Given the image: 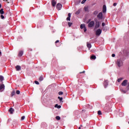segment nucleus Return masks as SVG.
<instances>
[{
	"instance_id": "1",
	"label": "nucleus",
	"mask_w": 129,
	"mask_h": 129,
	"mask_svg": "<svg viewBox=\"0 0 129 129\" xmlns=\"http://www.w3.org/2000/svg\"><path fill=\"white\" fill-rule=\"evenodd\" d=\"M121 85L122 86H126V90H129V82L127 80H124V81H123V82L121 84Z\"/></svg>"
},
{
	"instance_id": "2",
	"label": "nucleus",
	"mask_w": 129,
	"mask_h": 129,
	"mask_svg": "<svg viewBox=\"0 0 129 129\" xmlns=\"http://www.w3.org/2000/svg\"><path fill=\"white\" fill-rule=\"evenodd\" d=\"M116 64L119 68H120L123 65V62L121 59L119 58L117 59Z\"/></svg>"
},
{
	"instance_id": "3",
	"label": "nucleus",
	"mask_w": 129,
	"mask_h": 129,
	"mask_svg": "<svg viewBox=\"0 0 129 129\" xmlns=\"http://www.w3.org/2000/svg\"><path fill=\"white\" fill-rule=\"evenodd\" d=\"M94 25H95V23L94 21H92L88 24V26L89 28H92V27H94Z\"/></svg>"
},
{
	"instance_id": "4",
	"label": "nucleus",
	"mask_w": 129,
	"mask_h": 129,
	"mask_svg": "<svg viewBox=\"0 0 129 129\" xmlns=\"http://www.w3.org/2000/svg\"><path fill=\"white\" fill-rule=\"evenodd\" d=\"M56 9L57 11H60L62 9V5L60 3H58L56 5Z\"/></svg>"
},
{
	"instance_id": "5",
	"label": "nucleus",
	"mask_w": 129,
	"mask_h": 129,
	"mask_svg": "<svg viewBox=\"0 0 129 129\" xmlns=\"http://www.w3.org/2000/svg\"><path fill=\"white\" fill-rule=\"evenodd\" d=\"M101 29H99L96 31V36H100V34H101Z\"/></svg>"
},
{
	"instance_id": "6",
	"label": "nucleus",
	"mask_w": 129,
	"mask_h": 129,
	"mask_svg": "<svg viewBox=\"0 0 129 129\" xmlns=\"http://www.w3.org/2000/svg\"><path fill=\"white\" fill-rule=\"evenodd\" d=\"M5 90V85H0V92H3V91Z\"/></svg>"
},
{
	"instance_id": "7",
	"label": "nucleus",
	"mask_w": 129,
	"mask_h": 129,
	"mask_svg": "<svg viewBox=\"0 0 129 129\" xmlns=\"http://www.w3.org/2000/svg\"><path fill=\"white\" fill-rule=\"evenodd\" d=\"M97 18H98L99 20H102L103 15H102V13L101 12L99 13V14L97 15Z\"/></svg>"
},
{
	"instance_id": "8",
	"label": "nucleus",
	"mask_w": 129,
	"mask_h": 129,
	"mask_svg": "<svg viewBox=\"0 0 129 129\" xmlns=\"http://www.w3.org/2000/svg\"><path fill=\"white\" fill-rule=\"evenodd\" d=\"M100 26V24H99V22H96L95 26V30H96V29H98Z\"/></svg>"
},
{
	"instance_id": "9",
	"label": "nucleus",
	"mask_w": 129,
	"mask_h": 129,
	"mask_svg": "<svg viewBox=\"0 0 129 129\" xmlns=\"http://www.w3.org/2000/svg\"><path fill=\"white\" fill-rule=\"evenodd\" d=\"M107 85H108V81H105L104 83V87L106 88L107 86Z\"/></svg>"
},
{
	"instance_id": "10",
	"label": "nucleus",
	"mask_w": 129,
	"mask_h": 129,
	"mask_svg": "<svg viewBox=\"0 0 129 129\" xmlns=\"http://www.w3.org/2000/svg\"><path fill=\"white\" fill-rule=\"evenodd\" d=\"M71 13L68 14V17L67 18V21H71Z\"/></svg>"
},
{
	"instance_id": "11",
	"label": "nucleus",
	"mask_w": 129,
	"mask_h": 129,
	"mask_svg": "<svg viewBox=\"0 0 129 129\" xmlns=\"http://www.w3.org/2000/svg\"><path fill=\"white\" fill-rule=\"evenodd\" d=\"M9 112H10L11 114H13V113H14V111H15V110H14L13 109V108H11L9 110Z\"/></svg>"
},
{
	"instance_id": "12",
	"label": "nucleus",
	"mask_w": 129,
	"mask_h": 129,
	"mask_svg": "<svg viewBox=\"0 0 129 129\" xmlns=\"http://www.w3.org/2000/svg\"><path fill=\"white\" fill-rule=\"evenodd\" d=\"M103 13H106V6L105 5L103 6Z\"/></svg>"
},
{
	"instance_id": "13",
	"label": "nucleus",
	"mask_w": 129,
	"mask_h": 129,
	"mask_svg": "<svg viewBox=\"0 0 129 129\" xmlns=\"http://www.w3.org/2000/svg\"><path fill=\"white\" fill-rule=\"evenodd\" d=\"M52 7H55L56 6V1L55 0H52L51 2Z\"/></svg>"
},
{
	"instance_id": "14",
	"label": "nucleus",
	"mask_w": 129,
	"mask_h": 129,
	"mask_svg": "<svg viewBox=\"0 0 129 129\" xmlns=\"http://www.w3.org/2000/svg\"><path fill=\"white\" fill-rule=\"evenodd\" d=\"M87 46L88 48H89V50H90V48H91L92 45L91 44L89 43L88 42L87 43Z\"/></svg>"
},
{
	"instance_id": "15",
	"label": "nucleus",
	"mask_w": 129,
	"mask_h": 129,
	"mask_svg": "<svg viewBox=\"0 0 129 129\" xmlns=\"http://www.w3.org/2000/svg\"><path fill=\"white\" fill-rule=\"evenodd\" d=\"M16 69L17 71H20L21 70V66H17L16 67Z\"/></svg>"
},
{
	"instance_id": "16",
	"label": "nucleus",
	"mask_w": 129,
	"mask_h": 129,
	"mask_svg": "<svg viewBox=\"0 0 129 129\" xmlns=\"http://www.w3.org/2000/svg\"><path fill=\"white\" fill-rule=\"evenodd\" d=\"M23 54H24V52L23 51H20L19 53V56L20 57H22V56H23Z\"/></svg>"
},
{
	"instance_id": "17",
	"label": "nucleus",
	"mask_w": 129,
	"mask_h": 129,
	"mask_svg": "<svg viewBox=\"0 0 129 129\" xmlns=\"http://www.w3.org/2000/svg\"><path fill=\"white\" fill-rule=\"evenodd\" d=\"M0 14H1V15H4L5 14V12H4V9L0 10Z\"/></svg>"
},
{
	"instance_id": "18",
	"label": "nucleus",
	"mask_w": 129,
	"mask_h": 129,
	"mask_svg": "<svg viewBox=\"0 0 129 129\" xmlns=\"http://www.w3.org/2000/svg\"><path fill=\"white\" fill-rule=\"evenodd\" d=\"M81 12V10L79 9L76 12V15H79L80 12Z\"/></svg>"
},
{
	"instance_id": "19",
	"label": "nucleus",
	"mask_w": 129,
	"mask_h": 129,
	"mask_svg": "<svg viewBox=\"0 0 129 129\" xmlns=\"http://www.w3.org/2000/svg\"><path fill=\"white\" fill-rule=\"evenodd\" d=\"M54 107H56V108H61V105H58V104H55Z\"/></svg>"
},
{
	"instance_id": "20",
	"label": "nucleus",
	"mask_w": 129,
	"mask_h": 129,
	"mask_svg": "<svg viewBox=\"0 0 129 129\" xmlns=\"http://www.w3.org/2000/svg\"><path fill=\"white\" fill-rule=\"evenodd\" d=\"M85 27V24H81L80 26L81 29H84Z\"/></svg>"
},
{
	"instance_id": "21",
	"label": "nucleus",
	"mask_w": 129,
	"mask_h": 129,
	"mask_svg": "<svg viewBox=\"0 0 129 129\" xmlns=\"http://www.w3.org/2000/svg\"><path fill=\"white\" fill-rule=\"evenodd\" d=\"M84 11L85 12H89V10L88 9V7H85L84 8Z\"/></svg>"
},
{
	"instance_id": "22",
	"label": "nucleus",
	"mask_w": 129,
	"mask_h": 129,
	"mask_svg": "<svg viewBox=\"0 0 129 129\" xmlns=\"http://www.w3.org/2000/svg\"><path fill=\"white\" fill-rule=\"evenodd\" d=\"M123 80V78H120L117 79V82H120L121 81V80Z\"/></svg>"
},
{
	"instance_id": "23",
	"label": "nucleus",
	"mask_w": 129,
	"mask_h": 129,
	"mask_svg": "<svg viewBox=\"0 0 129 129\" xmlns=\"http://www.w3.org/2000/svg\"><path fill=\"white\" fill-rule=\"evenodd\" d=\"M55 118L57 119V120H60V119H61V117H60L59 116H56Z\"/></svg>"
},
{
	"instance_id": "24",
	"label": "nucleus",
	"mask_w": 129,
	"mask_h": 129,
	"mask_svg": "<svg viewBox=\"0 0 129 129\" xmlns=\"http://www.w3.org/2000/svg\"><path fill=\"white\" fill-rule=\"evenodd\" d=\"M0 81H4V77L3 76H0Z\"/></svg>"
},
{
	"instance_id": "25",
	"label": "nucleus",
	"mask_w": 129,
	"mask_h": 129,
	"mask_svg": "<svg viewBox=\"0 0 129 129\" xmlns=\"http://www.w3.org/2000/svg\"><path fill=\"white\" fill-rule=\"evenodd\" d=\"M91 59H96V56H95V55H92L91 56Z\"/></svg>"
},
{
	"instance_id": "26",
	"label": "nucleus",
	"mask_w": 129,
	"mask_h": 129,
	"mask_svg": "<svg viewBox=\"0 0 129 129\" xmlns=\"http://www.w3.org/2000/svg\"><path fill=\"white\" fill-rule=\"evenodd\" d=\"M15 94H16V92L13 91V92L11 93V96H12V97L14 96V95H15Z\"/></svg>"
},
{
	"instance_id": "27",
	"label": "nucleus",
	"mask_w": 129,
	"mask_h": 129,
	"mask_svg": "<svg viewBox=\"0 0 129 129\" xmlns=\"http://www.w3.org/2000/svg\"><path fill=\"white\" fill-rule=\"evenodd\" d=\"M97 14H98V11H95L93 13V15H95V16H96V15H97Z\"/></svg>"
},
{
	"instance_id": "28",
	"label": "nucleus",
	"mask_w": 129,
	"mask_h": 129,
	"mask_svg": "<svg viewBox=\"0 0 129 129\" xmlns=\"http://www.w3.org/2000/svg\"><path fill=\"white\" fill-rule=\"evenodd\" d=\"M98 114L99 115H101V114H102L101 111H100V110L98 111Z\"/></svg>"
},
{
	"instance_id": "29",
	"label": "nucleus",
	"mask_w": 129,
	"mask_h": 129,
	"mask_svg": "<svg viewBox=\"0 0 129 129\" xmlns=\"http://www.w3.org/2000/svg\"><path fill=\"white\" fill-rule=\"evenodd\" d=\"M103 31H104L105 32H106L107 31V28L106 27H104L103 28Z\"/></svg>"
},
{
	"instance_id": "30",
	"label": "nucleus",
	"mask_w": 129,
	"mask_h": 129,
	"mask_svg": "<svg viewBox=\"0 0 129 129\" xmlns=\"http://www.w3.org/2000/svg\"><path fill=\"white\" fill-rule=\"evenodd\" d=\"M43 79H44V78H43V77H40L39 78V81H43Z\"/></svg>"
},
{
	"instance_id": "31",
	"label": "nucleus",
	"mask_w": 129,
	"mask_h": 129,
	"mask_svg": "<svg viewBox=\"0 0 129 129\" xmlns=\"http://www.w3.org/2000/svg\"><path fill=\"white\" fill-rule=\"evenodd\" d=\"M58 99H59V101H62V100H63V98L62 97H58Z\"/></svg>"
},
{
	"instance_id": "32",
	"label": "nucleus",
	"mask_w": 129,
	"mask_h": 129,
	"mask_svg": "<svg viewBox=\"0 0 129 129\" xmlns=\"http://www.w3.org/2000/svg\"><path fill=\"white\" fill-rule=\"evenodd\" d=\"M73 24V23H70V22L68 23V25H69V27H71V26H72Z\"/></svg>"
},
{
	"instance_id": "33",
	"label": "nucleus",
	"mask_w": 129,
	"mask_h": 129,
	"mask_svg": "<svg viewBox=\"0 0 129 129\" xmlns=\"http://www.w3.org/2000/svg\"><path fill=\"white\" fill-rule=\"evenodd\" d=\"M59 95H62L63 94V92L60 91L58 92Z\"/></svg>"
},
{
	"instance_id": "34",
	"label": "nucleus",
	"mask_w": 129,
	"mask_h": 129,
	"mask_svg": "<svg viewBox=\"0 0 129 129\" xmlns=\"http://www.w3.org/2000/svg\"><path fill=\"white\" fill-rule=\"evenodd\" d=\"M87 0H83L81 4H82V5H83V4H84L85 3V2H86Z\"/></svg>"
},
{
	"instance_id": "35",
	"label": "nucleus",
	"mask_w": 129,
	"mask_h": 129,
	"mask_svg": "<svg viewBox=\"0 0 129 129\" xmlns=\"http://www.w3.org/2000/svg\"><path fill=\"white\" fill-rule=\"evenodd\" d=\"M35 84H37V85H39V82H38L37 81H35Z\"/></svg>"
},
{
	"instance_id": "36",
	"label": "nucleus",
	"mask_w": 129,
	"mask_h": 129,
	"mask_svg": "<svg viewBox=\"0 0 129 129\" xmlns=\"http://www.w3.org/2000/svg\"><path fill=\"white\" fill-rule=\"evenodd\" d=\"M20 92L19 90H17V91H16V94H20Z\"/></svg>"
},
{
	"instance_id": "37",
	"label": "nucleus",
	"mask_w": 129,
	"mask_h": 129,
	"mask_svg": "<svg viewBox=\"0 0 129 129\" xmlns=\"http://www.w3.org/2000/svg\"><path fill=\"white\" fill-rule=\"evenodd\" d=\"M25 116H23L22 117H21V120H24V119H25Z\"/></svg>"
},
{
	"instance_id": "38",
	"label": "nucleus",
	"mask_w": 129,
	"mask_h": 129,
	"mask_svg": "<svg viewBox=\"0 0 129 129\" xmlns=\"http://www.w3.org/2000/svg\"><path fill=\"white\" fill-rule=\"evenodd\" d=\"M1 19H5V16H4V15H1Z\"/></svg>"
},
{
	"instance_id": "39",
	"label": "nucleus",
	"mask_w": 129,
	"mask_h": 129,
	"mask_svg": "<svg viewBox=\"0 0 129 129\" xmlns=\"http://www.w3.org/2000/svg\"><path fill=\"white\" fill-rule=\"evenodd\" d=\"M87 31V29H86V27L84 28V32H86Z\"/></svg>"
},
{
	"instance_id": "40",
	"label": "nucleus",
	"mask_w": 129,
	"mask_h": 129,
	"mask_svg": "<svg viewBox=\"0 0 129 129\" xmlns=\"http://www.w3.org/2000/svg\"><path fill=\"white\" fill-rule=\"evenodd\" d=\"M91 21V19H89L87 21V24H88V23H90Z\"/></svg>"
},
{
	"instance_id": "41",
	"label": "nucleus",
	"mask_w": 129,
	"mask_h": 129,
	"mask_svg": "<svg viewBox=\"0 0 129 129\" xmlns=\"http://www.w3.org/2000/svg\"><path fill=\"white\" fill-rule=\"evenodd\" d=\"M102 27H104L105 26V23H102Z\"/></svg>"
},
{
	"instance_id": "42",
	"label": "nucleus",
	"mask_w": 129,
	"mask_h": 129,
	"mask_svg": "<svg viewBox=\"0 0 129 129\" xmlns=\"http://www.w3.org/2000/svg\"><path fill=\"white\" fill-rule=\"evenodd\" d=\"M121 91H122V92H123V93H126V91H125V90H121Z\"/></svg>"
},
{
	"instance_id": "43",
	"label": "nucleus",
	"mask_w": 129,
	"mask_h": 129,
	"mask_svg": "<svg viewBox=\"0 0 129 129\" xmlns=\"http://www.w3.org/2000/svg\"><path fill=\"white\" fill-rule=\"evenodd\" d=\"M116 5H117V4H116V3H114V4H113L114 7L116 6Z\"/></svg>"
},
{
	"instance_id": "44",
	"label": "nucleus",
	"mask_w": 129,
	"mask_h": 129,
	"mask_svg": "<svg viewBox=\"0 0 129 129\" xmlns=\"http://www.w3.org/2000/svg\"><path fill=\"white\" fill-rule=\"evenodd\" d=\"M112 57H115V54H112Z\"/></svg>"
},
{
	"instance_id": "45",
	"label": "nucleus",
	"mask_w": 129,
	"mask_h": 129,
	"mask_svg": "<svg viewBox=\"0 0 129 129\" xmlns=\"http://www.w3.org/2000/svg\"><path fill=\"white\" fill-rule=\"evenodd\" d=\"M57 43H59V40H56L55 41V44H57Z\"/></svg>"
},
{
	"instance_id": "46",
	"label": "nucleus",
	"mask_w": 129,
	"mask_h": 129,
	"mask_svg": "<svg viewBox=\"0 0 129 129\" xmlns=\"http://www.w3.org/2000/svg\"><path fill=\"white\" fill-rule=\"evenodd\" d=\"M82 73H85V71H83L82 72H80V74H81Z\"/></svg>"
},
{
	"instance_id": "47",
	"label": "nucleus",
	"mask_w": 129,
	"mask_h": 129,
	"mask_svg": "<svg viewBox=\"0 0 129 129\" xmlns=\"http://www.w3.org/2000/svg\"><path fill=\"white\" fill-rule=\"evenodd\" d=\"M2 8V4H0V9Z\"/></svg>"
},
{
	"instance_id": "48",
	"label": "nucleus",
	"mask_w": 129,
	"mask_h": 129,
	"mask_svg": "<svg viewBox=\"0 0 129 129\" xmlns=\"http://www.w3.org/2000/svg\"><path fill=\"white\" fill-rule=\"evenodd\" d=\"M0 55H2V52L0 51Z\"/></svg>"
},
{
	"instance_id": "49",
	"label": "nucleus",
	"mask_w": 129,
	"mask_h": 129,
	"mask_svg": "<svg viewBox=\"0 0 129 129\" xmlns=\"http://www.w3.org/2000/svg\"><path fill=\"white\" fill-rule=\"evenodd\" d=\"M79 129H81V127H79Z\"/></svg>"
},
{
	"instance_id": "50",
	"label": "nucleus",
	"mask_w": 129,
	"mask_h": 129,
	"mask_svg": "<svg viewBox=\"0 0 129 129\" xmlns=\"http://www.w3.org/2000/svg\"><path fill=\"white\" fill-rule=\"evenodd\" d=\"M5 2H8V0L5 1Z\"/></svg>"
},
{
	"instance_id": "51",
	"label": "nucleus",
	"mask_w": 129,
	"mask_h": 129,
	"mask_svg": "<svg viewBox=\"0 0 129 129\" xmlns=\"http://www.w3.org/2000/svg\"><path fill=\"white\" fill-rule=\"evenodd\" d=\"M8 4H10V2H8Z\"/></svg>"
}]
</instances>
